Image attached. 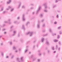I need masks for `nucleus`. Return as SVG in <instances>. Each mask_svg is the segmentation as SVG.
I'll list each match as a JSON object with an SVG mask.
<instances>
[{"label": "nucleus", "mask_w": 62, "mask_h": 62, "mask_svg": "<svg viewBox=\"0 0 62 62\" xmlns=\"http://www.w3.org/2000/svg\"><path fill=\"white\" fill-rule=\"evenodd\" d=\"M21 32H20L18 33V37H19L20 35H21Z\"/></svg>", "instance_id": "nucleus-15"}, {"label": "nucleus", "mask_w": 62, "mask_h": 62, "mask_svg": "<svg viewBox=\"0 0 62 62\" xmlns=\"http://www.w3.org/2000/svg\"><path fill=\"white\" fill-rule=\"evenodd\" d=\"M39 55L40 56H41V54L40 53H39Z\"/></svg>", "instance_id": "nucleus-56"}, {"label": "nucleus", "mask_w": 62, "mask_h": 62, "mask_svg": "<svg viewBox=\"0 0 62 62\" xmlns=\"http://www.w3.org/2000/svg\"><path fill=\"white\" fill-rule=\"evenodd\" d=\"M50 45V43H49V42L48 41H47V46H49Z\"/></svg>", "instance_id": "nucleus-10"}, {"label": "nucleus", "mask_w": 62, "mask_h": 62, "mask_svg": "<svg viewBox=\"0 0 62 62\" xmlns=\"http://www.w3.org/2000/svg\"><path fill=\"white\" fill-rule=\"evenodd\" d=\"M33 57V55H31L30 57V58H32V57Z\"/></svg>", "instance_id": "nucleus-36"}, {"label": "nucleus", "mask_w": 62, "mask_h": 62, "mask_svg": "<svg viewBox=\"0 0 62 62\" xmlns=\"http://www.w3.org/2000/svg\"><path fill=\"white\" fill-rule=\"evenodd\" d=\"M8 23L10 24H11V22H10H10H8Z\"/></svg>", "instance_id": "nucleus-45"}, {"label": "nucleus", "mask_w": 62, "mask_h": 62, "mask_svg": "<svg viewBox=\"0 0 62 62\" xmlns=\"http://www.w3.org/2000/svg\"><path fill=\"white\" fill-rule=\"evenodd\" d=\"M23 57H21L20 58V59H21V61H23Z\"/></svg>", "instance_id": "nucleus-11"}, {"label": "nucleus", "mask_w": 62, "mask_h": 62, "mask_svg": "<svg viewBox=\"0 0 62 62\" xmlns=\"http://www.w3.org/2000/svg\"><path fill=\"white\" fill-rule=\"evenodd\" d=\"M40 52V50H39L38 51V52Z\"/></svg>", "instance_id": "nucleus-59"}, {"label": "nucleus", "mask_w": 62, "mask_h": 62, "mask_svg": "<svg viewBox=\"0 0 62 62\" xmlns=\"http://www.w3.org/2000/svg\"><path fill=\"white\" fill-rule=\"evenodd\" d=\"M10 21H11L10 19H8L7 21L8 22H10Z\"/></svg>", "instance_id": "nucleus-20"}, {"label": "nucleus", "mask_w": 62, "mask_h": 62, "mask_svg": "<svg viewBox=\"0 0 62 62\" xmlns=\"http://www.w3.org/2000/svg\"><path fill=\"white\" fill-rule=\"evenodd\" d=\"M35 12H32V14L34 15V14H35Z\"/></svg>", "instance_id": "nucleus-53"}, {"label": "nucleus", "mask_w": 62, "mask_h": 62, "mask_svg": "<svg viewBox=\"0 0 62 62\" xmlns=\"http://www.w3.org/2000/svg\"><path fill=\"white\" fill-rule=\"evenodd\" d=\"M45 26V24L44 23L42 25V26L43 27H44V26Z\"/></svg>", "instance_id": "nucleus-30"}, {"label": "nucleus", "mask_w": 62, "mask_h": 62, "mask_svg": "<svg viewBox=\"0 0 62 62\" xmlns=\"http://www.w3.org/2000/svg\"><path fill=\"white\" fill-rule=\"evenodd\" d=\"M17 18L18 20H19L20 19V17H17Z\"/></svg>", "instance_id": "nucleus-32"}, {"label": "nucleus", "mask_w": 62, "mask_h": 62, "mask_svg": "<svg viewBox=\"0 0 62 62\" xmlns=\"http://www.w3.org/2000/svg\"><path fill=\"white\" fill-rule=\"evenodd\" d=\"M52 6L53 8H54L55 7H56V5H52Z\"/></svg>", "instance_id": "nucleus-14"}, {"label": "nucleus", "mask_w": 62, "mask_h": 62, "mask_svg": "<svg viewBox=\"0 0 62 62\" xmlns=\"http://www.w3.org/2000/svg\"><path fill=\"white\" fill-rule=\"evenodd\" d=\"M22 29H23L24 30H25V28L24 27V25H22Z\"/></svg>", "instance_id": "nucleus-8"}, {"label": "nucleus", "mask_w": 62, "mask_h": 62, "mask_svg": "<svg viewBox=\"0 0 62 62\" xmlns=\"http://www.w3.org/2000/svg\"><path fill=\"white\" fill-rule=\"evenodd\" d=\"M56 49H58V45H56Z\"/></svg>", "instance_id": "nucleus-40"}, {"label": "nucleus", "mask_w": 62, "mask_h": 62, "mask_svg": "<svg viewBox=\"0 0 62 62\" xmlns=\"http://www.w3.org/2000/svg\"><path fill=\"white\" fill-rule=\"evenodd\" d=\"M44 41V38H42L41 39V41L42 42H43Z\"/></svg>", "instance_id": "nucleus-13"}, {"label": "nucleus", "mask_w": 62, "mask_h": 62, "mask_svg": "<svg viewBox=\"0 0 62 62\" xmlns=\"http://www.w3.org/2000/svg\"><path fill=\"white\" fill-rule=\"evenodd\" d=\"M1 55L2 56H3L4 55V54H3V53L2 52H1Z\"/></svg>", "instance_id": "nucleus-19"}, {"label": "nucleus", "mask_w": 62, "mask_h": 62, "mask_svg": "<svg viewBox=\"0 0 62 62\" xmlns=\"http://www.w3.org/2000/svg\"><path fill=\"white\" fill-rule=\"evenodd\" d=\"M54 41L55 42H58V40L56 39H55L54 40Z\"/></svg>", "instance_id": "nucleus-17"}, {"label": "nucleus", "mask_w": 62, "mask_h": 62, "mask_svg": "<svg viewBox=\"0 0 62 62\" xmlns=\"http://www.w3.org/2000/svg\"><path fill=\"white\" fill-rule=\"evenodd\" d=\"M40 8H41V7L40 6H39L38 9L37 10V11L36 12V15H38V14L39 11L40 10Z\"/></svg>", "instance_id": "nucleus-3"}, {"label": "nucleus", "mask_w": 62, "mask_h": 62, "mask_svg": "<svg viewBox=\"0 0 62 62\" xmlns=\"http://www.w3.org/2000/svg\"><path fill=\"white\" fill-rule=\"evenodd\" d=\"M42 32H45V31L44 30H43L42 31Z\"/></svg>", "instance_id": "nucleus-57"}, {"label": "nucleus", "mask_w": 62, "mask_h": 62, "mask_svg": "<svg viewBox=\"0 0 62 62\" xmlns=\"http://www.w3.org/2000/svg\"><path fill=\"white\" fill-rule=\"evenodd\" d=\"M18 52V51L17 50H16L15 51V53H17V52Z\"/></svg>", "instance_id": "nucleus-52"}, {"label": "nucleus", "mask_w": 62, "mask_h": 62, "mask_svg": "<svg viewBox=\"0 0 62 62\" xmlns=\"http://www.w3.org/2000/svg\"><path fill=\"white\" fill-rule=\"evenodd\" d=\"M58 55H57L56 56V57H58Z\"/></svg>", "instance_id": "nucleus-64"}, {"label": "nucleus", "mask_w": 62, "mask_h": 62, "mask_svg": "<svg viewBox=\"0 0 62 62\" xmlns=\"http://www.w3.org/2000/svg\"><path fill=\"white\" fill-rule=\"evenodd\" d=\"M43 5L44 6V12H47V3H44Z\"/></svg>", "instance_id": "nucleus-1"}, {"label": "nucleus", "mask_w": 62, "mask_h": 62, "mask_svg": "<svg viewBox=\"0 0 62 62\" xmlns=\"http://www.w3.org/2000/svg\"><path fill=\"white\" fill-rule=\"evenodd\" d=\"M59 32H60V34H62V31H60Z\"/></svg>", "instance_id": "nucleus-42"}, {"label": "nucleus", "mask_w": 62, "mask_h": 62, "mask_svg": "<svg viewBox=\"0 0 62 62\" xmlns=\"http://www.w3.org/2000/svg\"><path fill=\"white\" fill-rule=\"evenodd\" d=\"M59 44L60 45H61V41H59Z\"/></svg>", "instance_id": "nucleus-37"}, {"label": "nucleus", "mask_w": 62, "mask_h": 62, "mask_svg": "<svg viewBox=\"0 0 62 62\" xmlns=\"http://www.w3.org/2000/svg\"><path fill=\"white\" fill-rule=\"evenodd\" d=\"M30 24V23H29V22L28 21L27 22V23H26L25 24V25L26 26H27V25H28V24Z\"/></svg>", "instance_id": "nucleus-7"}, {"label": "nucleus", "mask_w": 62, "mask_h": 62, "mask_svg": "<svg viewBox=\"0 0 62 62\" xmlns=\"http://www.w3.org/2000/svg\"><path fill=\"white\" fill-rule=\"evenodd\" d=\"M47 51L48 52V53H50V51L49 50H47Z\"/></svg>", "instance_id": "nucleus-47"}, {"label": "nucleus", "mask_w": 62, "mask_h": 62, "mask_svg": "<svg viewBox=\"0 0 62 62\" xmlns=\"http://www.w3.org/2000/svg\"><path fill=\"white\" fill-rule=\"evenodd\" d=\"M13 26H12L10 27V28L11 29L12 28H13Z\"/></svg>", "instance_id": "nucleus-38"}, {"label": "nucleus", "mask_w": 62, "mask_h": 62, "mask_svg": "<svg viewBox=\"0 0 62 62\" xmlns=\"http://www.w3.org/2000/svg\"><path fill=\"white\" fill-rule=\"evenodd\" d=\"M60 35H58V39H60Z\"/></svg>", "instance_id": "nucleus-29"}, {"label": "nucleus", "mask_w": 62, "mask_h": 62, "mask_svg": "<svg viewBox=\"0 0 62 62\" xmlns=\"http://www.w3.org/2000/svg\"><path fill=\"white\" fill-rule=\"evenodd\" d=\"M21 4H22V3H21V2H19V6H18L17 8H20V6H21Z\"/></svg>", "instance_id": "nucleus-9"}, {"label": "nucleus", "mask_w": 62, "mask_h": 62, "mask_svg": "<svg viewBox=\"0 0 62 62\" xmlns=\"http://www.w3.org/2000/svg\"><path fill=\"white\" fill-rule=\"evenodd\" d=\"M33 32L32 31H31V32H28L26 34V35H28L29 34V35L30 37H32V35H33Z\"/></svg>", "instance_id": "nucleus-2"}, {"label": "nucleus", "mask_w": 62, "mask_h": 62, "mask_svg": "<svg viewBox=\"0 0 62 62\" xmlns=\"http://www.w3.org/2000/svg\"><path fill=\"white\" fill-rule=\"evenodd\" d=\"M28 51V49H25V53H26V52H27V51Z\"/></svg>", "instance_id": "nucleus-18"}, {"label": "nucleus", "mask_w": 62, "mask_h": 62, "mask_svg": "<svg viewBox=\"0 0 62 62\" xmlns=\"http://www.w3.org/2000/svg\"><path fill=\"white\" fill-rule=\"evenodd\" d=\"M56 53V51H54V53Z\"/></svg>", "instance_id": "nucleus-63"}, {"label": "nucleus", "mask_w": 62, "mask_h": 62, "mask_svg": "<svg viewBox=\"0 0 62 62\" xmlns=\"http://www.w3.org/2000/svg\"><path fill=\"white\" fill-rule=\"evenodd\" d=\"M14 8H12L11 9V10L10 11V12H12L14 10Z\"/></svg>", "instance_id": "nucleus-12"}, {"label": "nucleus", "mask_w": 62, "mask_h": 62, "mask_svg": "<svg viewBox=\"0 0 62 62\" xmlns=\"http://www.w3.org/2000/svg\"><path fill=\"white\" fill-rule=\"evenodd\" d=\"M52 49L53 51H54V46L52 47Z\"/></svg>", "instance_id": "nucleus-34"}, {"label": "nucleus", "mask_w": 62, "mask_h": 62, "mask_svg": "<svg viewBox=\"0 0 62 62\" xmlns=\"http://www.w3.org/2000/svg\"><path fill=\"white\" fill-rule=\"evenodd\" d=\"M57 12H60L61 11H60L59 10H58L57 11Z\"/></svg>", "instance_id": "nucleus-60"}, {"label": "nucleus", "mask_w": 62, "mask_h": 62, "mask_svg": "<svg viewBox=\"0 0 62 62\" xmlns=\"http://www.w3.org/2000/svg\"><path fill=\"white\" fill-rule=\"evenodd\" d=\"M53 20H52L51 21V23H53Z\"/></svg>", "instance_id": "nucleus-31"}, {"label": "nucleus", "mask_w": 62, "mask_h": 62, "mask_svg": "<svg viewBox=\"0 0 62 62\" xmlns=\"http://www.w3.org/2000/svg\"><path fill=\"white\" fill-rule=\"evenodd\" d=\"M17 32V31H13V34L12 35L13 36H14L15 34H16V33Z\"/></svg>", "instance_id": "nucleus-6"}, {"label": "nucleus", "mask_w": 62, "mask_h": 62, "mask_svg": "<svg viewBox=\"0 0 62 62\" xmlns=\"http://www.w3.org/2000/svg\"><path fill=\"white\" fill-rule=\"evenodd\" d=\"M59 0H56V3H57Z\"/></svg>", "instance_id": "nucleus-41"}, {"label": "nucleus", "mask_w": 62, "mask_h": 62, "mask_svg": "<svg viewBox=\"0 0 62 62\" xmlns=\"http://www.w3.org/2000/svg\"><path fill=\"white\" fill-rule=\"evenodd\" d=\"M36 58H33V60H36Z\"/></svg>", "instance_id": "nucleus-51"}, {"label": "nucleus", "mask_w": 62, "mask_h": 62, "mask_svg": "<svg viewBox=\"0 0 62 62\" xmlns=\"http://www.w3.org/2000/svg\"><path fill=\"white\" fill-rule=\"evenodd\" d=\"M61 26H60L58 28V29H59V30L61 29Z\"/></svg>", "instance_id": "nucleus-22"}, {"label": "nucleus", "mask_w": 62, "mask_h": 62, "mask_svg": "<svg viewBox=\"0 0 62 62\" xmlns=\"http://www.w3.org/2000/svg\"><path fill=\"white\" fill-rule=\"evenodd\" d=\"M23 22H24L25 20V17H24V14H23Z\"/></svg>", "instance_id": "nucleus-5"}, {"label": "nucleus", "mask_w": 62, "mask_h": 62, "mask_svg": "<svg viewBox=\"0 0 62 62\" xmlns=\"http://www.w3.org/2000/svg\"><path fill=\"white\" fill-rule=\"evenodd\" d=\"M13 50H15V49H16V47H15V46H14L13 47Z\"/></svg>", "instance_id": "nucleus-24"}, {"label": "nucleus", "mask_w": 62, "mask_h": 62, "mask_svg": "<svg viewBox=\"0 0 62 62\" xmlns=\"http://www.w3.org/2000/svg\"><path fill=\"white\" fill-rule=\"evenodd\" d=\"M11 2L10 0H9L8 2H7L8 4H9Z\"/></svg>", "instance_id": "nucleus-27"}, {"label": "nucleus", "mask_w": 62, "mask_h": 62, "mask_svg": "<svg viewBox=\"0 0 62 62\" xmlns=\"http://www.w3.org/2000/svg\"><path fill=\"white\" fill-rule=\"evenodd\" d=\"M61 49V48H60V47H59L58 48V51H60V49Z\"/></svg>", "instance_id": "nucleus-50"}, {"label": "nucleus", "mask_w": 62, "mask_h": 62, "mask_svg": "<svg viewBox=\"0 0 62 62\" xmlns=\"http://www.w3.org/2000/svg\"><path fill=\"white\" fill-rule=\"evenodd\" d=\"M14 23H17V21H14Z\"/></svg>", "instance_id": "nucleus-28"}, {"label": "nucleus", "mask_w": 62, "mask_h": 62, "mask_svg": "<svg viewBox=\"0 0 62 62\" xmlns=\"http://www.w3.org/2000/svg\"><path fill=\"white\" fill-rule=\"evenodd\" d=\"M4 9V7H2L1 8V11H3Z\"/></svg>", "instance_id": "nucleus-16"}, {"label": "nucleus", "mask_w": 62, "mask_h": 62, "mask_svg": "<svg viewBox=\"0 0 62 62\" xmlns=\"http://www.w3.org/2000/svg\"><path fill=\"white\" fill-rule=\"evenodd\" d=\"M58 15H59L58 14V15H57V18H59V16Z\"/></svg>", "instance_id": "nucleus-44"}, {"label": "nucleus", "mask_w": 62, "mask_h": 62, "mask_svg": "<svg viewBox=\"0 0 62 62\" xmlns=\"http://www.w3.org/2000/svg\"><path fill=\"white\" fill-rule=\"evenodd\" d=\"M54 23L55 24H57V22H55Z\"/></svg>", "instance_id": "nucleus-48"}, {"label": "nucleus", "mask_w": 62, "mask_h": 62, "mask_svg": "<svg viewBox=\"0 0 62 62\" xmlns=\"http://www.w3.org/2000/svg\"><path fill=\"white\" fill-rule=\"evenodd\" d=\"M37 28L38 29L40 28V23H39V21H38V24L37 25Z\"/></svg>", "instance_id": "nucleus-4"}, {"label": "nucleus", "mask_w": 62, "mask_h": 62, "mask_svg": "<svg viewBox=\"0 0 62 62\" xmlns=\"http://www.w3.org/2000/svg\"><path fill=\"white\" fill-rule=\"evenodd\" d=\"M9 43H10V44L11 45H12V42H9Z\"/></svg>", "instance_id": "nucleus-46"}, {"label": "nucleus", "mask_w": 62, "mask_h": 62, "mask_svg": "<svg viewBox=\"0 0 62 62\" xmlns=\"http://www.w3.org/2000/svg\"><path fill=\"white\" fill-rule=\"evenodd\" d=\"M37 41L36 40H34L33 42V43H35L36 42V41Z\"/></svg>", "instance_id": "nucleus-55"}, {"label": "nucleus", "mask_w": 62, "mask_h": 62, "mask_svg": "<svg viewBox=\"0 0 62 62\" xmlns=\"http://www.w3.org/2000/svg\"><path fill=\"white\" fill-rule=\"evenodd\" d=\"M31 6H33L34 5V4H30Z\"/></svg>", "instance_id": "nucleus-54"}, {"label": "nucleus", "mask_w": 62, "mask_h": 62, "mask_svg": "<svg viewBox=\"0 0 62 62\" xmlns=\"http://www.w3.org/2000/svg\"><path fill=\"white\" fill-rule=\"evenodd\" d=\"M2 13L4 14H5V13H6V12H5V11H3L2 12Z\"/></svg>", "instance_id": "nucleus-35"}, {"label": "nucleus", "mask_w": 62, "mask_h": 62, "mask_svg": "<svg viewBox=\"0 0 62 62\" xmlns=\"http://www.w3.org/2000/svg\"><path fill=\"white\" fill-rule=\"evenodd\" d=\"M49 32H51V33H52V30H51V29H49Z\"/></svg>", "instance_id": "nucleus-33"}, {"label": "nucleus", "mask_w": 62, "mask_h": 62, "mask_svg": "<svg viewBox=\"0 0 62 62\" xmlns=\"http://www.w3.org/2000/svg\"><path fill=\"white\" fill-rule=\"evenodd\" d=\"M12 8L11 6H8V9H10V8Z\"/></svg>", "instance_id": "nucleus-23"}, {"label": "nucleus", "mask_w": 62, "mask_h": 62, "mask_svg": "<svg viewBox=\"0 0 62 62\" xmlns=\"http://www.w3.org/2000/svg\"><path fill=\"white\" fill-rule=\"evenodd\" d=\"M22 8H25V6H22Z\"/></svg>", "instance_id": "nucleus-21"}, {"label": "nucleus", "mask_w": 62, "mask_h": 62, "mask_svg": "<svg viewBox=\"0 0 62 62\" xmlns=\"http://www.w3.org/2000/svg\"><path fill=\"white\" fill-rule=\"evenodd\" d=\"M14 57V55H13L11 57V58L12 59Z\"/></svg>", "instance_id": "nucleus-43"}, {"label": "nucleus", "mask_w": 62, "mask_h": 62, "mask_svg": "<svg viewBox=\"0 0 62 62\" xmlns=\"http://www.w3.org/2000/svg\"><path fill=\"white\" fill-rule=\"evenodd\" d=\"M33 7H31L30 8V9H33Z\"/></svg>", "instance_id": "nucleus-58"}, {"label": "nucleus", "mask_w": 62, "mask_h": 62, "mask_svg": "<svg viewBox=\"0 0 62 62\" xmlns=\"http://www.w3.org/2000/svg\"><path fill=\"white\" fill-rule=\"evenodd\" d=\"M20 41L22 43H23V39H21Z\"/></svg>", "instance_id": "nucleus-25"}, {"label": "nucleus", "mask_w": 62, "mask_h": 62, "mask_svg": "<svg viewBox=\"0 0 62 62\" xmlns=\"http://www.w3.org/2000/svg\"><path fill=\"white\" fill-rule=\"evenodd\" d=\"M8 56H7L6 57V58H8Z\"/></svg>", "instance_id": "nucleus-62"}, {"label": "nucleus", "mask_w": 62, "mask_h": 62, "mask_svg": "<svg viewBox=\"0 0 62 62\" xmlns=\"http://www.w3.org/2000/svg\"><path fill=\"white\" fill-rule=\"evenodd\" d=\"M17 62H20V61H19V58H17Z\"/></svg>", "instance_id": "nucleus-26"}, {"label": "nucleus", "mask_w": 62, "mask_h": 62, "mask_svg": "<svg viewBox=\"0 0 62 62\" xmlns=\"http://www.w3.org/2000/svg\"><path fill=\"white\" fill-rule=\"evenodd\" d=\"M44 21V19H42V22H43V21Z\"/></svg>", "instance_id": "nucleus-61"}, {"label": "nucleus", "mask_w": 62, "mask_h": 62, "mask_svg": "<svg viewBox=\"0 0 62 62\" xmlns=\"http://www.w3.org/2000/svg\"><path fill=\"white\" fill-rule=\"evenodd\" d=\"M40 17H43V15H42V14H41L40 15Z\"/></svg>", "instance_id": "nucleus-39"}, {"label": "nucleus", "mask_w": 62, "mask_h": 62, "mask_svg": "<svg viewBox=\"0 0 62 62\" xmlns=\"http://www.w3.org/2000/svg\"><path fill=\"white\" fill-rule=\"evenodd\" d=\"M4 23H8V21H7H7H4Z\"/></svg>", "instance_id": "nucleus-49"}]
</instances>
